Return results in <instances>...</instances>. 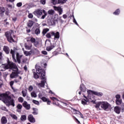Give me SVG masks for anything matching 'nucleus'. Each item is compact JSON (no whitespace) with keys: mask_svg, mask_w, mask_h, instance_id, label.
Wrapping results in <instances>:
<instances>
[{"mask_svg":"<svg viewBox=\"0 0 124 124\" xmlns=\"http://www.w3.org/2000/svg\"><path fill=\"white\" fill-rule=\"evenodd\" d=\"M60 3L63 4L64 3V2H63V0H58V1L57 0V4H59Z\"/></svg>","mask_w":124,"mask_h":124,"instance_id":"41","label":"nucleus"},{"mask_svg":"<svg viewBox=\"0 0 124 124\" xmlns=\"http://www.w3.org/2000/svg\"><path fill=\"white\" fill-rule=\"evenodd\" d=\"M34 32L36 35H38V34H40V28H38L35 29Z\"/></svg>","mask_w":124,"mask_h":124,"instance_id":"28","label":"nucleus"},{"mask_svg":"<svg viewBox=\"0 0 124 124\" xmlns=\"http://www.w3.org/2000/svg\"><path fill=\"white\" fill-rule=\"evenodd\" d=\"M79 115H80L81 118H82V119H83V118H84V116H83V114H82V113L80 112V113L79 114Z\"/></svg>","mask_w":124,"mask_h":124,"instance_id":"63","label":"nucleus"},{"mask_svg":"<svg viewBox=\"0 0 124 124\" xmlns=\"http://www.w3.org/2000/svg\"><path fill=\"white\" fill-rule=\"evenodd\" d=\"M26 31L28 33H30V32L31 31V29H27Z\"/></svg>","mask_w":124,"mask_h":124,"instance_id":"64","label":"nucleus"},{"mask_svg":"<svg viewBox=\"0 0 124 124\" xmlns=\"http://www.w3.org/2000/svg\"><path fill=\"white\" fill-rule=\"evenodd\" d=\"M33 74L34 79H38L39 78V76L35 72L33 71Z\"/></svg>","mask_w":124,"mask_h":124,"instance_id":"31","label":"nucleus"},{"mask_svg":"<svg viewBox=\"0 0 124 124\" xmlns=\"http://www.w3.org/2000/svg\"><path fill=\"white\" fill-rule=\"evenodd\" d=\"M31 96L32 97H36L37 96V95H36V93H35V92H32L31 93Z\"/></svg>","mask_w":124,"mask_h":124,"instance_id":"46","label":"nucleus"},{"mask_svg":"<svg viewBox=\"0 0 124 124\" xmlns=\"http://www.w3.org/2000/svg\"><path fill=\"white\" fill-rule=\"evenodd\" d=\"M48 31H49V29H48V28L44 29L43 30V32H42L43 35H45V34H46V33H47V32H48Z\"/></svg>","mask_w":124,"mask_h":124,"instance_id":"34","label":"nucleus"},{"mask_svg":"<svg viewBox=\"0 0 124 124\" xmlns=\"http://www.w3.org/2000/svg\"><path fill=\"white\" fill-rule=\"evenodd\" d=\"M12 20L13 21H14V22H16V21H17V17H13Z\"/></svg>","mask_w":124,"mask_h":124,"instance_id":"59","label":"nucleus"},{"mask_svg":"<svg viewBox=\"0 0 124 124\" xmlns=\"http://www.w3.org/2000/svg\"><path fill=\"white\" fill-rule=\"evenodd\" d=\"M20 73L18 71V70L16 72H13L10 75V78L11 79H13L15 78V77H18L19 76L18 74H19Z\"/></svg>","mask_w":124,"mask_h":124,"instance_id":"9","label":"nucleus"},{"mask_svg":"<svg viewBox=\"0 0 124 124\" xmlns=\"http://www.w3.org/2000/svg\"><path fill=\"white\" fill-rule=\"evenodd\" d=\"M28 17L30 19H31V18H33V15H32V14L30 13V14H29Z\"/></svg>","mask_w":124,"mask_h":124,"instance_id":"51","label":"nucleus"},{"mask_svg":"<svg viewBox=\"0 0 124 124\" xmlns=\"http://www.w3.org/2000/svg\"><path fill=\"white\" fill-rule=\"evenodd\" d=\"M33 24H34V22L32 20H29V22L27 23V26L29 28H31L33 26Z\"/></svg>","mask_w":124,"mask_h":124,"instance_id":"25","label":"nucleus"},{"mask_svg":"<svg viewBox=\"0 0 124 124\" xmlns=\"http://www.w3.org/2000/svg\"><path fill=\"white\" fill-rule=\"evenodd\" d=\"M13 85H14V81H11L10 82V86L11 87L12 89L13 90L14 87H13Z\"/></svg>","mask_w":124,"mask_h":124,"instance_id":"49","label":"nucleus"},{"mask_svg":"<svg viewBox=\"0 0 124 124\" xmlns=\"http://www.w3.org/2000/svg\"><path fill=\"white\" fill-rule=\"evenodd\" d=\"M28 90L30 92H31V91H32V90H33V87H32V86H29Z\"/></svg>","mask_w":124,"mask_h":124,"instance_id":"56","label":"nucleus"},{"mask_svg":"<svg viewBox=\"0 0 124 124\" xmlns=\"http://www.w3.org/2000/svg\"><path fill=\"white\" fill-rule=\"evenodd\" d=\"M7 96L8 97H6V98L5 97L2 101L5 104L8 103L9 105H11L14 107V106H15V100L14 99H12L11 96L8 95V94H7Z\"/></svg>","mask_w":124,"mask_h":124,"instance_id":"4","label":"nucleus"},{"mask_svg":"<svg viewBox=\"0 0 124 124\" xmlns=\"http://www.w3.org/2000/svg\"><path fill=\"white\" fill-rule=\"evenodd\" d=\"M89 94H94V95H96L97 96L101 97L103 95V93L101 92H97L95 91H93L92 90H89L88 91Z\"/></svg>","mask_w":124,"mask_h":124,"instance_id":"6","label":"nucleus"},{"mask_svg":"<svg viewBox=\"0 0 124 124\" xmlns=\"http://www.w3.org/2000/svg\"><path fill=\"white\" fill-rule=\"evenodd\" d=\"M22 4H23L22 3V2H20L16 4V6L17 7H21V6H22Z\"/></svg>","mask_w":124,"mask_h":124,"instance_id":"52","label":"nucleus"},{"mask_svg":"<svg viewBox=\"0 0 124 124\" xmlns=\"http://www.w3.org/2000/svg\"><path fill=\"white\" fill-rule=\"evenodd\" d=\"M73 118L74 119V120L75 121V122H77L78 124H80V121L79 120H78V119L76 118V117L74 116H72Z\"/></svg>","mask_w":124,"mask_h":124,"instance_id":"48","label":"nucleus"},{"mask_svg":"<svg viewBox=\"0 0 124 124\" xmlns=\"http://www.w3.org/2000/svg\"><path fill=\"white\" fill-rule=\"evenodd\" d=\"M101 107L104 110H106V109H108L110 107V104L107 102H101Z\"/></svg>","mask_w":124,"mask_h":124,"instance_id":"7","label":"nucleus"},{"mask_svg":"<svg viewBox=\"0 0 124 124\" xmlns=\"http://www.w3.org/2000/svg\"><path fill=\"white\" fill-rule=\"evenodd\" d=\"M40 2L44 5L46 3V0H40Z\"/></svg>","mask_w":124,"mask_h":124,"instance_id":"53","label":"nucleus"},{"mask_svg":"<svg viewBox=\"0 0 124 124\" xmlns=\"http://www.w3.org/2000/svg\"><path fill=\"white\" fill-rule=\"evenodd\" d=\"M47 13L49 15H53L55 14V11L54 10H49L48 11Z\"/></svg>","mask_w":124,"mask_h":124,"instance_id":"33","label":"nucleus"},{"mask_svg":"<svg viewBox=\"0 0 124 124\" xmlns=\"http://www.w3.org/2000/svg\"><path fill=\"white\" fill-rule=\"evenodd\" d=\"M30 41L31 42V43H35L34 46H35V47H37L38 42H35L36 41L35 38L33 37H31L30 39Z\"/></svg>","mask_w":124,"mask_h":124,"instance_id":"22","label":"nucleus"},{"mask_svg":"<svg viewBox=\"0 0 124 124\" xmlns=\"http://www.w3.org/2000/svg\"><path fill=\"white\" fill-rule=\"evenodd\" d=\"M53 8L55 11H58L59 15H62V9L61 7L54 6Z\"/></svg>","mask_w":124,"mask_h":124,"instance_id":"13","label":"nucleus"},{"mask_svg":"<svg viewBox=\"0 0 124 124\" xmlns=\"http://www.w3.org/2000/svg\"><path fill=\"white\" fill-rule=\"evenodd\" d=\"M10 54H11L12 58L15 62H17V61H16V59L15 58V51L13 50V49H11Z\"/></svg>","mask_w":124,"mask_h":124,"instance_id":"19","label":"nucleus"},{"mask_svg":"<svg viewBox=\"0 0 124 124\" xmlns=\"http://www.w3.org/2000/svg\"><path fill=\"white\" fill-rule=\"evenodd\" d=\"M73 118L74 119V120L75 121V122H77L78 124H80V121L79 120H78V119L76 118V117L74 116H72Z\"/></svg>","mask_w":124,"mask_h":124,"instance_id":"47","label":"nucleus"},{"mask_svg":"<svg viewBox=\"0 0 124 124\" xmlns=\"http://www.w3.org/2000/svg\"><path fill=\"white\" fill-rule=\"evenodd\" d=\"M18 101L21 103H23V102H24V98L22 97H19L18 98Z\"/></svg>","mask_w":124,"mask_h":124,"instance_id":"42","label":"nucleus"},{"mask_svg":"<svg viewBox=\"0 0 124 124\" xmlns=\"http://www.w3.org/2000/svg\"><path fill=\"white\" fill-rule=\"evenodd\" d=\"M27 93H28V91H27V90H25V91H22L21 93L23 97H26V96H27Z\"/></svg>","mask_w":124,"mask_h":124,"instance_id":"35","label":"nucleus"},{"mask_svg":"<svg viewBox=\"0 0 124 124\" xmlns=\"http://www.w3.org/2000/svg\"><path fill=\"white\" fill-rule=\"evenodd\" d=\"M121 13L120 9H117L114 12H113L114 15H119Z\"/></svg>","mask_w":124,"mask_h":124,"instance_id":"32","label":"nucleus"},{"mask_svg":"<svg viewBox=\"0 0 124 124\" xmlns=\"http://www.w3.org/2000/svg\"><path fill=\"white\" fill-rule=\"evenodd\" d=\"M28 120L30 122V123H34L35 122V118L33 117V115L32 114H30L28 117Z\"/></svg>","mask_w":124,"mask_h":124,"instance_id":"11","label":"nucleus"},{"mask_svg":"<svg viewBox=\"0 0 124 124\" xmlns=\"http://www.w3.org/2000/svg\"><path fill=\"white\" fill-rule=\"evenodd\" d=\"M24 69L25 71H28V67H27L26 65H25L24 67Z\"/></svg>","mask_w":124,"mask_h":124,"instance_id":"60","label":"nucleus"},{"mask_svg":"<svg viewBox=\"0 0 124 124\" xmlns=\"http://www.w3.org/2000/svg\"><path fill=\"white\" fill-rule=\"evenodd\" d=\"M52 3L54 5L57 4V0H51Z\"/></svg>","mask_w":124,"mask_h":124,"instance_id":"57","label":"nucleus"},{"mask_svg":"<svg viewBox=\"0 0 124 124\" xmlns=\"http://www.w3.org/2000/svg\"><path fill=\"white\" fill-rule=\"evenodd\" d=\"M114 111L116 114H120L121 113V108L118 106H116L114 108Z\"/></svg>","mask_w":124,"mask_h":124,"instance_id":"20","label":"nucleus"},{"mask_svg":"<svg viewBox=\"0 0 124 124\" xmlns=\"http://www.w3.org/2000/svg\"><path fill=\"white\" fill-rule=\"evenodd\" d=\"M32 102L34 103V104H35L36 105H39V101H36L35 100H32Z\"/></svg>","mask_w":124,"mask_h":124,"instance_id":"40","label":"nucleus"},{"mask_svg":"<svg viewBox=\"0 0 124 124\" xmlns=\"http://www.w3.org/2000/svg\"><path fill=\"white\" fill-rule=\"evenodd\" d=\"M17 109H18V110H21V109L23 108V106H22V105L20 104H18L17 106Z\"/></svg>","mask_w":124,"mask_h":124,"instance_id":"44","label":"nucleus"},{"mask_svg":"<svg viewBox=\"0 0 124 124\" xmlns=\"http://www.w3.org/2000/svg\"><path fill=\"white\" fill-rule=\"evenodd\" d=\"M20 120L21 121H26V120H27V116H26V115H22L20 118Z\"/></svg>","mask_w":124,"mask_h":124,"instance_id":"38","label":"nucleus"},{"mask_svg":"<svg viewBox=\"0 0 124 124\" xmlns=\"http://www.w3.org/2000/svg\"><path fill=\"white\" fill-rule=\"evenodd\" d=\"M23 50L24 55H25V56H26L27 57H28V56H31V52L26 50H24V49H23Z\"/></svg>","mask_w":124,"mask_h":124,"instance_id":"36","label":"nucleus"},{"mask_svg":"<svg viewBox=\"0 0 124 124\" xmlns=\"http://www.w3.org/2000/svg\"><path fill=\"white\" fill-rule=\"evenodd\" d=\"M87 102H88V100H87L86 99H84V100L81 101V103L83 105H87Z\"/></svg>","mask_w":124,"mask_h":124,"instance_id":"43","label":"nucleus"},{"mask_svg":"<svg viewBox=\"0 0 124 124\" xmlns=\"http://www.w3.org/2000/svg\"><path fill=\"white\" fill-rule=\"evenodd\" d=\"M41 100L42 101H43V102H47V105H50L51 103V101L50 99H49V98H46V97H43L42 98Z\"/></svg>","mask_w":124,"mask_h":124,"instance_id":"16","label":"nucleus"},{"mask_svg":"<svg viewBox=\"0 0 124 124\" xmlns=\"http://www.w3.org/2000/svg\"><path fill=\"white\" fill-rule=\"evenodd\" d=\"M42 54H43V55H47V51L43 50L42 51Z\"/></svg>","mask_w":124,"mask_h":124,"instance_id":"58","label":"nucleus"},{"mask_svg":"<svg viewBox=\"0 0 124 124\" xmlns=\"http://www.w3.org/2000/svg\"><path fill=\"white\" fill-rule=\"evenodd\" d=\"M13 33H14V31L13 30H10L9 31H7L5 32L4 35L6 36L7 41L10 43H12V42L15 43V42H16L12 37V34Z\"/></svg>","mask_w":124,"mask_h":124,"instance_id":"3","label":"nucleus"},{"mask_svg":"<svg viewBox=\"0 0 124 124\" xmlns=\"http://www.w3.org/2000/svg\"><path fill=\"white\" fill-rule=\"evenodd\" d=\"M95 108H99V107H100V105L101 106V102H99L95 104Z\"/></svg>","mask_w":124,"mask_h":124,"instance_id":"39","label":"nucleus"},{"mask_svg":"<svg viewBox=\"0 0 124 124\" xmlns=\"http://www.w3.org/2000/svg\"><path fill=\"white\" fill-rule=\"evenodd\" d=\"M33 112H32V114L33 115H38V109L37 108H32Z\"/></svg>","mask_w":124,"mask_h":124,"instance_id":"26","label":"nucleus"},{"mask_svg":"<svg viewBox=\"0 0 124 124\" xmlns=\"http://www.w3.org/2000/svg\"><path fill=\"white\" fill-rule=\"evenodd\" d=\"M53 32V31H51L49 32H48L46 36V38H51V36H52V33Z\"/></svg>","mask_w":124,"mask_h":124,"instance_id":"29","label":"nucleus"},{"mask_svg":"<svg viewBox=\"0 0 124 124\" xmlns=\"http://www.w3.org/2000/svg\"><path fill=\"white\" fill-rule=\"evenodd\" d=\"M38 97L39 98H40V99H42V98H43V95L41 93H39Z\"/></svg>","mask_w":124,"mask_h":124,"instance_id":"54","label":"nucleus"},{"mask_svg":"<svg viewBox=\"0 0 124 124\" xmlns=\"http://www.w3.org/2000/svg\"><path fill=\"white\" fill-rule=\"evenodd\" d=\"M1 123L2 124H7V119L6 117L3 116L1 119Z\"/></svg>","mask_w":124,"mask_h":124,"instance_id":"23","label":"nucleus"},{"mask_svg":"<svg viewBox=\"0 0 124 124\" xmlns=\"http://www.w3.org/2000/svg\"><path fill=\"white\" fill-rule=\"evenodd\" d=\"M24 46L26 50H31L32 47V44H30L29 46H28L27 44H25Z\"/></svg>","mask_w":124,"mask_h":124,"instance_id":"24","label":"nucleus"},{"mask_svg":"<svg viewBox=\"0 0 124 124\" xmlns=\"http://www.w3.org/2000/svg\"><path fill=\"white\" fill-rule=\"evenodd\" d=\"M36 72L38 74H41V79L42 80L41 81V83L38 84V87H40L41 88H45V83H46V78H45L46 72L45 70H43L41 66H38L36 67Z\"/></svg>","mask_w":124,"mask_h":124,"instance_id":"1","label":"nucleus"},{"mask_svg":"<svg viewBox=\"0 0 124 124\" xmlns=\"http://www.w3.org/2000/svg\"><path fill=\"white\" fill-rule=\"evenodd\" d=\"M7 64H3L4 65V69H17L18 70V67H17L16 63L10 62L8 58L7 60Z\"/></svg>","mask_w":124,"mask_h":124,"instance_id":"2","label":"nucleus"},{"mask_svg":"<svg viewBox=\"0 0 124 124\" xmlns=\"http://www.w3.org/2000/svg\"><path fill=\"white\" fill-rule=\"evenodd\" d=\"M2 59V52H0V60Z\"/></svg>","mask_w":124,"mask_h":124,"instance_id":"62","label":"nucleus"},{"mask_svg":"<svg viewBox=\"0 0 124 124\" xmlns=\"http://www.w3.org/2000/svg\"><path fill=\"white\" fill-rule=\"evenodd\" d=\"M7 97V93H0V100H1V101H3L5 97L6 98Z\"/></svg>","mask_w":124,"mask_h":124,"instance_id":"18","label":"nucleus"},{"mask_svg":"<svg viewBox=\"0 0 124 124\" xmlns=\"http://www.w3.org/2000/svg\"><path fill=\"white\" fill-rule=\"evenodd\" d=\"M72 17H73V22L77 25V26H78V23H77V21H76V19H75V18L74 17V16L73 15Z\"/></svg>","mask_w":124,"mask_h":124,"instance_id":"50","label":"nucleus"},{"mask_svg":"<svg viewBox=\"0 0 124 124\" xmlns=\"http://www.w3.org/2000/svg\"><path fill=\"white\" fill-rule=\"evenodd\" d=\"M115 97L116 99H121V95L117 94L116 95Z\"/></svg>","mask_w":124,"mask_h":124,"instance_id":"55","label":"nucleus"},{"mask_svg":"<svg viewBox=\"0 0 124 124\" xmlns=\"http://www.w3.org/2000/svg\"><path fill=\"white\" fill-rule=\"evenodd\" d=\"M72 110H73V111H75V112H76V114H78V115H79L81 113V112H80L78 110H77L73 108H72Z\"/></svg>","mask_w":124,"mask_h":124,"instance_id":"45","label":"nucleus"},{"mask_svg":"<svg viewBox=\"0 0 124 124\" xmlns=\"http://www.w3.org/2000/svg\"><path fill=\"white\" fill-rule=\"evenodd\" d=\"M3 51H4L6 55H8L10 52V48L7 46H4L3 47Z\"/></svg>","mask_w":124,"mask_h":124,"instance_id":"12","label":"nucleus"},{"mask_svg":"<svg viewBox=\"0 0 124 124\" xmlns=\"http://www.w3.org/2000/svg\"><path fill=\"white\" fill-rule=\"evenodd\" d=\"M52 36H54V40L56 39H59L60 38V32L59 31H57L56 33L53 31L51 33Z\"/></svg>","mask_w":124,"mask_h":124,"instance_id":"10","label":"nucleus"},{"mask_svg":"<svg viewBox=\"0 0 124 124\" xmlns=\"http://www.w3.org/2000/svg\"><path fill=\"white\" fill-rule=\"evenodd\" d=\"M60 46V45L57 44V42L55 43H54L53 44L52 46H50L46 47V51H51V50L54 49L55 47H59Z\"/></svg>","mask_w":124,"mask_h":124,"instance_id":"8","label":"nucleus"},{"mask_svg":"<svg viewBox=\"0 0 124 124\" xmlns=\"http://www.w3.org/2000/svg\"><path fill=\"white\" fill-rule=\"evenodd\" d=\"M10 116L13 119H14V120H16V121H17V120L18 119V118L17 117V116H16V115H15V114H10Z\"/></svg>","mask_w":124,"mask_h":124,"instance_id":"37","label":"nucleus"},{"mask_svg":"<svg viewBox=\"0 0 124 124\" xmlns=\"http://www.w3.org/2000/svg\"><path fill=\"white\" fill-rule=\"evenodd\" d=\"M34 13L38 16H41V15H42V13H43L44 15L42 16L41 19H45V17L47 16V12H46L45 10H38L35 11Z\"/></svg>","mask_w":124,"mask_h":124,"instance_id":"5","label":"nucleus"},{"mask_svg":"<svg viewBox=\"0 0 124 124\" xmlns=\"http://www.w3.org/2000/svg\"><path fill=\"white\" fill-rule=\"evenodd\" d=\"M116 105H121L123 103V100L120 99H116L115 100Z\"/></svg>","mask_w":124,"mask_h":124,"instance_id":"27","label":"nucleus"},{"mask_svg":"<svg viewBox=\"0 0 124 124\" xmlns=\"http://www.w3.org/2000/svg\"><path fill=\"white\" fill-rule=\"evenodd\" d=\"M80 89L81 92H83V93H85L86 91H87V89L86 88V87L85 86V85H84V84H80Z\"/></svg>","mask_w":124,"mask_h":124,"instance_id":"21","label":"nucleus"},{"mask_svg":"<svg viewBox=\"0 0 124 124\" xmlns=\"http://www.w3.org/2000/svg\"><path fill=\"white\" fill-rule=\"evenodd\" d=\"M5 12V9L3 7H0V14H3Z\"/></svg>","mask_w":124,"mask_h":124,"instance_id":"30","label":"nucleus"},{"mask_svg":"<svg viewBox=\"0 0 124 124\" xmlns=\"http://www.w3.org/2000/svg\"><path fill=\"white\" fill-rule=\"evenodd\" d=\"M62 17L64 18V19H66V18H67V16L66 15H63L62 16Z\"/></svg>","mask_w":124,"mask_h":124,"instance_id":"61","label":"nucleus"},{"mask_svg":"<svg viewBox=\"0 0 124 124\" xmlns=\"http://www.w3.org/2000/svg\"><path fill=\"white\" fill-rule=\"evenodd\" d=\"M50 98L51 100L53 101V104H55V105H59V103H58L59 100L58 98L55 97H50Z\"/></svg>","mask_w":124,"mask_h":124,"instance_id":"17","label":"nucleus"},{"mask_svg":"<svg viewBox=\"0 0 124 124\" xmlns=\"http://www.w3.org/2000/svg\"><path fill=\"white\" fill-rule=\"evenodd\" d=\"M22 57H23V55H20L19 53L18 52L16 53V60L18 63H21V59H22Z\"/></svg>","mask_w":124,"mask_h":124,"instance_id":"15","label":"nucleus"},{"mask_svg":"<svg viewBox=\"0 0 124 124\" xmlns=\"http://www.w3.org/2000/svg\"><path fill=\"white\" fill-rule=\"evenodd\" d=\"M23 107L25 108L26 110H30L31 109V105L28 104L27 101H25L22 104Z\"/></svg>","mask_w":124,"mask_h":124,"instance_id":"14","label":"nucleus"}]
</instances>
